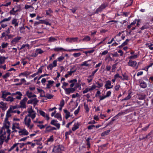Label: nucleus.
<instances>
[{"label": "nucleus", "mask_w": 153, "mask_h": 153, "mask_svg": "<svg viewBox=\"0 0 153 153\" xmlns=\"http://www.w3.org/2000/svg\"><path fill=\"white\" fill-rule=\"evenodd\" d=\"M108 6V3L105 2L102 4L98 8H97L95 12V14H98L99 13L101 12L103 10L105 9Z\"/></svg>", "instance_id": "obj_1"}, {"label": "nucleus", "mask_w": 153, "mask_h": 153, "mask_svg": "<svg viewBox=\"0 0 153 153\" xmlns=\"http://www.w3.org/2000/svg\"><path fill=\"white\" fill-rule=\"evenodd\" d=\"M108 6V3L105 2L102 4L98 8H97L95 12V14H98L99 13L101 12L103 10L105 9Z\"/></svg>", "instance_id": "obj_2"}, {"label": "nucleus", "mask_w": 153, "mask_h": 153, "mask_svg": "<svg viewBox=\"0 0 153 153\" xmlns=\"http://www.w3.org/2000/svg\"><path fill=\"white\" fill-rule=\"evenodd\" d=\"M108 6V3L105 2L102 4L98 8H97L95 12V14H98L99 13L101 12L103 10L105 9Z\"/></svg>", "instance_id": "obj_3"}, {"label": "nucleus", "mask_w": 153, "mask_h": 153, "mask_svg": "<svg viewBox=\"0 0 153 153\" xmlns=\"http://www.w3.org/2000/svg\"><path fill=\"white\" fill-rule=\"evenodd\" d=\"M76 88L74 87V88H65V93L67 94H70L71 93H73L76 91Z\"/></svg>", "instance_id": "obj_4"}, {"label": "nucleus", "mask_w": 153, "mask_h": 153, "mask_svg": "<svg viewBox=\"0 0 153 153\" xmlns=\"http://www.w3.org/2000/svg\"><path fill=\"white\" fill-rule=\"evenodd\" d=\"M105 88L107 89H110L113 87V86H111V82L108 80L106 81V83L105 85Z\"/></svg>", "instance_id": "obj_5"}, {"label": "nucleus", "mask_w": 153, "mask_h": 153, "mask_svg": "<svg viewBox=\"0 0 153 153\" xmlns=\"http://www.w3.org/2000/svg\"><path fill=\"white\" fill-rule=\"evenodd\" d=\"M48 83L46 85V88L49 89L53 85L54 83V82L53 81L49 80L47 81Z\"/></svg>", "instance_id": "obj_6"}, {"label": "nucleus", "mask_w": 153, "mask_h": 153, "mask_svg": "<svg viewBox=\"0 0 153 153\" xmlns=\"http://www.w3.org/2000/svg\"><path fill=\"white\" fill-rule=\"evenodd\" d=\"M78 39V37L67 38L66 39V40L69 42H72L77 41Z\"/></svg>", "instance_id": "obj_7"}, {"label": "nucleus", "mask_w": 153, "mask_h": 153, "mask_svg": "<svg viewBox=\"0 0 153 153\" xmlns=\"http://www.w3.org/2000/svg\"><path fill=\"white\" fill-rule=\"evenodd\" d=\"M137 63L135 61H132L131 60H129L128 62V65L131 67H135L136 66Z\"/></svg>", "instance_id": "obj_8"}, {"label": "nucleus", "mask_w": 153, "mask_h": 153, "mask_svg": "<svg viewBox=\"0 0 153 153\" xmlns=\"http://www.w3.org/2000/svg\"><path fill=\"white\" fill-rule=\"evenodd\" d=\"M59 147L58 145L54 146L52 150V152H55V153H58V152H60Z\"/></svg>", "instance_id": "obj_9"}, {"label": "nucleus", "mask_w": 153, "mask_h": 153, "mask_svg": "<svg viewBox=\"0 0 153 153\" xmlns=\"http://www.w3.org/2000/svg\"><path fill=\"white\" fill-rule=\"evenodd\" d=\"M79 123H75L73 127L72 128V130L73 131H75L76 129H78L79 128Z\"/></svg>", "instance_id": "obj_10"}, {"label": "nucleus", "mask_w": 153, "mask_h": 153, "mask_svg": "<svg viewBox=\"0 0 153 153\" xmlns=\"http://www.w3.org/2000/svg\"><path fill=\"white\" fill-rule=\"evenodd\" d=\"M21 37L17 36L14 38L13 40H12L11 41V43H13L14 42H18L21 39Z\"/></svg>", "instance_id": "obj_11"}, {"label": "nucleus", "mask_w": 153, "mask_h": 153, "mask_svg": "<svg viewBox=\"0 0 153 153\" xmlns=\"http://www.w3.org/2000/svg\"><path fill=\"white\" fill-rule=\"evenodd\" d=\"M64 113L65 114V119H67L68 117H70V113L66 109H64Z\"/></svg>", "instance_id": "obj_12"}, {"label": "nucleus", "mask_w": 153, "mask_h": 153, "mask_svg": "<svg viewBox=\"0 0 153 153\" xmlns=\"http://www.w3.org/2000/svg\"><path fill=\"white\" fill-rule=\"evenodd\" d=\"M45 11L46 15L47 16H51V13H52L53 12L52 10L50 8H48V10H46Z\"/></svg>", "instance_id": "obj_13"}, {"label": "nucleus", "mask_w": 153, "mask_h": 153, "mask_svg": "<svg viewBox=\"0 0 153 153\" xmlns=\"http://www.w3.org/2000/svg\"><path fill=\"white\" fill-rule=\"evenodd\" d=\"M147 85L146 83L144 81H141L140 82V86L142 88H145L146 87Z\"/></svg>", "instance_id": "obj_14"}, {"label": "nucleus", "mask_w": 153, "mask_h": 153, "mask_svg": "<svg viewBox=\"0 0 153 153\" xmlns=\"http://www.w3.org/2000/svg\"><path fill=\"white\" fill-rule=\"evenodd\" d=\"M149 27V25L148 23H147L145 25H144L141 28V30H143L145 29H146L148 28Z\"/></svg>", "instance_id": "obj_15"}, {"label": "nucleus", "mask_w": 153, "mask_h": 153, "mask_svg": "<svg viewBox=\"0 0 153 153\" xmlns=\"http://www.w3.org/2000/svg\"><path fill=\"white\" fill-rule=\"evenodd\" d=\"M22 131H23L22 132V134H19V135L21 136L22 135H26L28 134L29 133L25 129H24L22 130Z\"/></svg>", "instance_id": "obj_16"}, {"label": "nucleus", "mask_w": 153, "mask_h": 153, "mask_svg": "<svg viewBox=\"0 0 153 153\" xmlns=\"http://www.w3.org/2000/svg\"><path fill=\"white\" fill-rule=\"evenodd\" d=\"M27 116H26L25 117V118L24 120V121L25 122V124L26 126H27L28 127H29L30 126V123L28 122V120H27Z\"/></svg>", "instance_id": "obj_17"}, {"label": "nucleus", "mask_w": 153, "mask_h": 153, "mask_svg": "<svg viewBox=\"0 0 153 153\" xmlns=\"http://www.w3.org/2000/svg\"><path fill=\"white\" fill-rule=\"evenodd\" d=\"M5 99L7 101H10L11 102H12L14 101V100L15 99V98L9 96L7 98H6V99Z\"/></svg>", "instance_id": "obj_18"}, {"label": "nucleus", "mask_w": 153, "mask_h": 153, "mask_svg": "<svg viewBox=\"0 0 153 153\" xmlns=\"http://www.w3.org/2000/svg\"><path fill=\"white\" fill-rule=\"evenodd\" d=\"M11 94L10 92H6L5 93H3L2 96V97L4 99H6V98L7 96Z\"/></svg>", "instance_id": "obj_19"}, {"label": "nucleus", "mask_w": 153, "mask_h": 153, "mask_svg": "<svg viewBox=\"0 0 153 153\" xmlns=\"http://www.w3.org/2000/svg\"><path fill=\"white\" fill-rule=\"evenodd\" d=\"M19 143H16L14 144L10 148V149L8 150V152H10L12 150H13L14 148H15L17 146L19 145Z\"/></svg>", "instance_id": "obj_20"}, {"label": "nucleus", "mask_w": 153, "mask_h": 153, "mask_svg": "<svg viewBox=\"0 0 153 153\" xmlns=\"http://www.w3.org/2000/svg\"><path fill=\"white\" fill-rule=\"evenodd\" d=\"M110 130H108L104 131L101 134V136H103L108 135V134L110 132Z\"/></svg>", "instance_id": "obj_21"}, {"label": "nucleus", "mask_w": 153, "mask_h": 153, "mask_svg": "<svg viewBox=\"0 0 153 153\" xmlns=\"http://www.w3.org/2000/svg\"><path fill=\"white\" fill-rule=\"evenodd\" d=\"M20 104L21 105L20 106V107L21 108H26V106L25 105V103L24 102L21 101Z\"/></svg>", "instance_id": "obj_22"}, {"label": "nucleus", "mask_w": 153, "mask_h": 153, "mask_svg": "<svg viewBox=\"0 0 153 153\" xmlns=\"http://www.w3.org/2000/svg\"><path fill=\"white\" fill-rule=\"evenodd\" d=\"M131 93H129L128 94V95L125 98L122 99V101H123L126 100H128L130 99L131 98Z\"/></svg>", "instance_id": "obj_23"}, {"label": "nucleus", "mask_w": 153, "mask_h": 153, "mask_svg": "<svg viewBox=\"0 0 153 153\" xmlns=\"http://www.w3.org/2000/svg\"><path fill=\"white\" fill-rule=\"evenodd\" d=\"M91 139V138L90 137H89L86 140L87 142L86 144L88 146V148L90 147V140Z\"/></svg>", "instance_id": "obj_24"}, {"label": "nucleus", "mask_w": 153, "mask_h": 153, "mask_svg": "<svg viewBox=\"0 0 153 153\" xmlns=\"http://www.w3.org/2000/svg\"><path fill=\"white\" fill-rule=\"evenodd\" d=\"M31 73V72H30L26 71L24 72L21 73V74H22V75L25 76H27L28 75L30 74Z\"/></svg>", "instance_id": "obj_25"}, {"label": "nucleus", "mask_w": 153, "mask_h": 153, "mask_svg": "<svg viewBox=\"0 0 153 153\" xmlns=\"http://www.w3.org/2000/svg\"><path fill=\"white\" fill-rule=\"evenodd\" d=\"M7 58H8V57H5L4 56H1L0 57V64L1 65L2 64V61H1V59H2L3 61V62H4L5 60L6 59H7Z\"/></svg>", "instance_id": "obj_26"}, {"label": "nucleus", "mask_w": 153, "mask_h": 153, "mask_svg": "<svg viewBox=\"0 0 153 153\" xmlns=\"http://www.w3.org/2000/svg\"><path fill=\"white\" fill-rule=\"evenodd\" d=\"M81 82V79H79L78 81V82L76 83V86L75 87L76 88V89L77 88H79V87H80L81 84L80 82ZM81 88V87H80Z\"/></svg>", "instance_id": "obj_27"}, {"label": "nucleus", "mask_w": 153, "mask_h": 153, "mask_svg": "<svg viewBox=\"0 0 153 153\" xmlns=\"http://www.w3.org/2000/svg\"><path fill=\"white\" fill-rule=\"evenodd\" d=\"M90 61V60H88V61H85L83 62L82 64L81 65V66H89V64H87V62Z\"/></svg>", "instance_id": "obj_28"}, {"label": "nucleus", "mask_w": 153, "mask_h": 153, "mask_svg": "<svg viewBox=\"0 0 153 153\" xmlns=\"http://www.w3.org/2000/svg\"><path fill=\"white\" fill-rule=\"evenodd\" d=\"M91 39V38L89 36H86L85 37L82 39L83 41H88L90 40Z\"/></svg>", "instance_id": "obj_29"}, {"label": "nucleus", "mask_w": 153, "mask_h": 153, "mask_svg": "<svg viewBox=\"0 0 153 153\" xmlns=\"http://www.w3.org/2000/svg\"><path fill=\"white\" fill-rule=\"evenodd\" d=\"M53 97V95L51 94H47L45 96V97L47 98L48 99H50L52 98Z\"/></svg>", "instance_id": "obj_30"}, {"label": "nucleus", "mask_w": 153, "mask_h": 153, "mask_svg": "<svg viewBox=\"0 0 153 153\" xmlns=\"http://www.w3.org/2000/svg\"><path fill=\"white\" fill-rule=\"evenodd\" d=\"M25 27L23 25L22 27H20L19 28V30L21 33H23L25 32L24 30L25 29Z\"/></svg>", "instance_id": "obj_31"}, {"label": "nucleus", "mask_w": 153, "mask_h": 153, "mask_svg": "<svg viewBox=\"0 0 153 153\" xmlns=\"http://www.w3.org/2000/svg\"><path fill=\"white\" fill-rule=\"evenodd\" d=\"M36 53L38 54H41L44 52V51L42 50L41 49H38L36 50Z\"/></svg>", "instance_id": "obj_32"}, {"label": "nucleus", "mask_w": 153, "mask_h": 153, "mask_svg": "<svg viewBox=\"0 0 153 153\" xmlns=\"http://www.w3.org/2000/svg\"><path fill=\"white\" fill-rule=\"evenodd\" d=\"M27 111L29 114H32L34 113V111L32 109V106L30 108H28L27 109Z\"/></svg>", "instance_id": "obj_33"}, {"label": "nucleus", "mask_w": 153, "mask_h": 153, "mask_svg": "<svg viewBox=\"0 0 153 153\" xmlns=\"http://www.w3.org/2000/svg\"><path fill=\"white\" fill-rule=\"evenodd\" d=\"M56 129L55 127L51 126V129L46 130L45 132H51L52 130H56Z\"/></svg>", "instance_id": "obj_34"}, {"label": "nucleus", "mask_w": 153, "mask_h": 153, "mask_svg": "<svg viewBox=\"0 0 153 153\" xmlns=\"http://www.w3.org/2000/svg\"><path fill=\"white\" fill-rule=\"evenodd\" d=\"M98 69H96V70L93 71L92 74L91 75H89V76H88V78H90L92 76H94V74L97 72V71H98Z\"/></svg>", "instance_id": "obj_35"}, {"label": "nucleus", "mask_w": 153, "mask_h": 153, "mask_svg": "<svg viewBox=\"0 0 153 153\" xmlns=\"http://www.w3.org/2000/svg\"><path fill=\"white\" fill-rule=\"evenodd\" d=\"M57 39L53 37H50L49 40V41L51 42H54Z\"/></svg>", "instance_id": "obj_36"}, {"label": "nucleus", "mask_w": 153, "mask_h": 153, "mask_svg": "<svg viewBox=\"0 0 153 153\" xmlns=\"http://www.w3.org/2000/svg\"><path fill=\"white\" fill-rule=\"evenodd\" d=\"M152 132H150L148 135H146V137H144L145 138V139L147 138H149V136H150V137H152Z\"/></svg>", "instance_id": "obj_37"}, {"label": "nucleus", "mask_w": 153, "mask_h": 153, "mask_svg": "<svg viewBox=\"0 0 153 153\" xmlns=\"http://www.w3.org/2000/svg\"><path fill=\"white\" fill-rule=\"evenodd\" d=\"M81 55L80 53H74L73 55L75 57H77L80 56Z\"/></svg>", "instance_id": "obj_38"}, {"label": "nucleus", "mask_w": 153, "mask_h": 153, "mask_svg": "<svg viewBox=\"0 0 153 153\" xmlns=\"http://www.w3.org/2000/svg\"><path fill=\"white\" fill-rule=\"evenodd\" d=\"M11 18V17L10 16L8 18L4 19L2 20L3 22H5L9 21L10 20Z\"/></svg>", "instance_id": "obj_39"}, {"label": "nucleus", "mask_w": 153, "mask_h": 153, "mask_svg": "<svg viewBox=\"0 0 153 153\" xmlns=\"http://www.w3.org/2000/svg\"><path fill=\"white\" fill-rule=\"evenodd\" d=\"M82 49H74L68 50V51L70 52L73 51H82Z\"/></svg>", "instance_id": "obj_40"}, {"label": "nucleus", "mask_w": 153, "mask_h": 153, "mask_svg": "<svg viewBox=\"0 0 153 153\" xmlns=\"http://www.w3.org/2000/svg\"><path fill=\"white\" fill-rule=\"evenodd\" d=\"M96 84H97L98 85L97 86V87L98 88H100L102 87L103 85V83H99L98 82L96 83Z\"/></svg>", "instance_id": "obj_41"}, {"label": "nucleus", "mask_w": 153, "mask_h": 153, "mask_svg": "<svg viewBox=\"0 0 153 153\" xmlns=\"http://www.w3.org/2000/svg\"><path fill=\"white\" fill-rule=\"evenodd\" d=\"M10 76V74L9 73H7L6 74L3 76V78L5 79Z\"/></svg>", "instance_id": "obj_42"}, {"label": "nucleus", "mask_w": 153, "mask_h": 153, "mask_svg": "<svg viewBox=\"0 0 153 153\" xmlns=\"http://www.w3.org/2000/svg\"><path fill=\"white\" fill-rule=\"evenodd\" d=\"M53 49L54 50V51H62V49H63V48H55Z\"/></svg>", "instance_id": "obj_43"}, {"label": "nucleus", "mask_w": 153, "mask_h": 153, "mask_svg": "<svg viewBox=\"0 0 153 153\" xmlns=\"http://www.w3.org/2000/svg\"><path fill=\"white\" fill-rule=\"evenodd\" d=\"M8 45V44L7 43H6L5 44L4 42H3L2 43L1 46L2 48H6L7 46Z\"/></svg>", "instance_id": "obj_44"}, {"label": "nucleus", "mask_w": 153, "mask_h": 153, "mask_svg": "<svg viewBox=\"0 0 153 153\" xmlns=\"http://www.w3.org/2000/svg\"><path fill=\"white\" fill-rule=\"evenodd\" d=\"M57 122V121L55 120H51V124L53 125H55V124Z\"/></svg>", "instance_id": "obj_45"}, {"label": "nucleus", "mask_w": 153, "mask_h": 153, "mask_svg": "<svg viewBox=\"0 0 153 153\" xmlns=\"http://www.w3.org/2000/svg\"><path fill=\"white\" fill-rule=\"evenodd\" d=\"M39 113L43 117H45V113L43 111H41V110H39Z\"/></svg>", "instance_id": "obj_46"}, {"label": "nucleus", "mask_w": 153, "mask_h": 153, "mask_svg": "<svg viewBox=\"0 0 153 153\" xmlns=\"http://www.w3.org/2000/svg\"><path fill=\"white\" fill-rule=\"evenodd\" d=\"M53 136H50V137L47 140L48 142H53Z\"/></svg>", "instance_id": "obj_47"}, {"label": "nucleus", "mask_w": 153, "mask_h": 153, "mask_svg": "<svg viewBox=\"0 0 153 153\" xmlns=\"http://www.w3.org/2000/svg\"><path fill=\"white\" fill-rule=\"evenodd\" d=\"M15 123H13V126H12V130H14L16 128L18 129H20V128L19 127H16L15 126Z\"/></svg>", "instance_id": "obj_48"}, {"label": "nucleus", "mask_w": 153, "mask_h": 153, "mask_svg": "<svg viewBox=\"0 0 153 153\" xmlns=\"http://www.w3.org/2000/svg\"><path fill=\"white\" fill-rule=\"evenodd\" d=\"M64 59V57L63 56H61L58 58V60L59 62H61Z\"/></svg>", "instance_id": "obj_49"}, {"label": "nucleus", "mask_w": 153, "mask_h": 153, "mask_svg": "<svg viewBox=\"0 0 153 153\" xmlns=\"http://www.w3.org/2000/svg\"><path fill=\"white\" fill-rule=\"evenodd\" d=\"M54 67L52 65V64H49V65L47 67V68L48 69H49V68H50V69L51 70H52L53 68Z\"/></svg>", "instance_id": "obj_50"}, {"label": "nucleus", "mask_w": 153, "mask_h": 153, "mask_svg": "<svg viewBox=\"0 0 153 153\" xmlns=\"http://www.w3.org/2000/svg\"><path fill=\"white\" fill-rule=\"evenodd\" d=\"M80 106H79L77 109V110H76L75 111H74V114L76 115L77 114H78V113H79V111L80 110Z\"/></svg>", "instance_id": "obj_51"}, {"label": "nucleus", "mask_w": 153, "mask_h": 153, "mask_svg": "<svg viewBox=\"0 0 153 153\" xmlns=\"http://www.w3.org/2000/svg\"><path fill=\"white\" fill-rule=\"evenodd\" d=\"M61 116L60 114H59L58 113H57L54 116V117L58 119H59V117H61Z\"/></svg>", "instance_id": "obj_52"}, {"label": "nucleus", "mask_w": 153, "mask_h": 153, "mask_svg": "<svg viewBox=\"0 0 153 153\" xmlns=\"http://www.w3.org/2000/svg\"><path fill=\"white\" fill-rule=\"evenodd\" d=\"M64 100H62V101H61L59 105L60 107H62L64 105Z\"/></svg>", "instance_id": "obj_53"}, {"label": "nucleus", "mask_w": 153, "mask_h": 153, "mask_svg": "<svg viewBox=\"0 0 153 153\" xmlns=\"http://www.w3.org/2000/svg\"><path fill=\"white\" fill-rule=\"evenodd\" d=\"M137 57V55H134L133 56H130L129 58L130 59H135Z\"/></svg>", "instance_id": "obj_54"}, {"label": "nucleus", "mask_w": 153, "mask_h": 153, "mask_svg": "<svg viewBox=\"0 0 153 153\" xmlns=\"http://www.w3.org/2000/svg\"><path fill=\"white\" fill-rule=\"evenodd\" d=\"M68 85V83L65 82H63V85L62 86V88L65 90V88H67L64 87H66Z\"/></svg>", "instance_id": "obj_55"}, {"label": "nucleus", "mask_w": 153, "mask_h": 153, "mask_svg": "<svg viewBox=\"0 0 153 153\" xmlns=\"http://www.w3.org/2000/svg\"><path fill=\"white\" fill-rule=\"evenodd\" d=\"M33 8V7L31 5H29L27 4H26L25 5V8L26 9H28L29 8Z\"/></svg>", "instance_id": "obj_56"}, {"label": "nucleus", "mask_w": 153, "mask_h": 153, "mask_svg": "<svg viewBox=\"0 0 153 153\" xmlns=\"http://www.w3.org/2000/svg\"><path fill=\"white\" fill-rule=\"evenodd\" d=\"M11 107H12V109H14L16 108H21L20 107V106L19 105H15L14 106H13L12 105L11 106Z\"/></svg>", "instance_id": "obj_57"}, {"label": "nucleus", "mask_w": 153, "mask_h": 153, "mask_svg": "<svg viewBox=\"0 0 153 153\" xmlns=\"http://www.w3.org/2000/svg\"><path fill=\"white\" fill-rule=\"evenodd\" d=\"M95 126L94 125H91L89 126H88L87 128L88 130H91L92 128L93 127H95Z\"/></svg>", "instance_id": "obj_58"}, {"label": "nucleus", "mask_w": 153, "mask_h": 153, "mask_svg": "<svg viewBox=\"0 0 153 153\" xmlns=\"http://www.w3.org/2000/svg\"><path fill=\"white\" fill-rule=\"evenodd\" d=\"M77 80L76 79H72L69 81V82L70 83H73V82H77Z\"/></svg>", "instance_id": "obj_59"}, {"label": "nucleus", "mask_w": 153, "mask_h": 153, "mask_svg": "<svg viewBox=\"0 0 153 153\" xmlns=\"http://www.w3.org/2000/svg\"><path fill=\"white\" fill-rule=\"evenodd\" d=\"M111 92L110 91H108L107 93L105 95L106 97H108L110 96L111 94Z\"/></svg>", "instance_id": "obj_60"}, {"label": "nucleus", "mask_w": 153, "mask_h": 153, "mask_svg": "<svg viewBox=\"0 0 153 153\" xmlns=\"http://www.w3.org/2000/svg\"><path fill=\"white\" fill-rule=\"evenodd\" d=\"M111 54L114 57H118L119 54L117 52H115L114 53H111Z\"/></svg>", "instance_id": "obj_61"}, {"label": "nucleus", "mask_w": 153, "mask_h": 153, "mask_svg": "<svg viewBox=\"0 0 153 153\" xmlns=\"http://www.w3.org/2000/svg\"><path fill=\"white\" fill-rule=\"evenodd\" d=\"M57 61L56 60L53 61V66L54 67H55L57 66Z\"/></svg>", "instance_id": "obj_62"}, {"label": "nucleus", "mask_w": 153, "mask_h": 153, "mask_svg": "<svg viewBox=\"0 0 153 153\" xmlns=\"http://www.w3.org/2000/svg\"><path fill=\"white\" fill-rule=\"evenodd\" d=\"M37 126L39 127L41 129L44 128L45 127V126L43 125H37Z\"/></svg>", "instance_id": "obj_63"}, {"label": "nucleus", "mask_w": 153, "mask_h": 153, "mask_svg": "<svg viewBox=\"0 0 153 153\" xmlns=\"http://www.w3.org/2000/svg\"><path fill=\"white\" fill-rule=\"evenodd\" d=\"M17 19H14L12 21V24L13 25L17 22Z\"/></svg>", "instance_id": "obj_64"}]
</instances>
